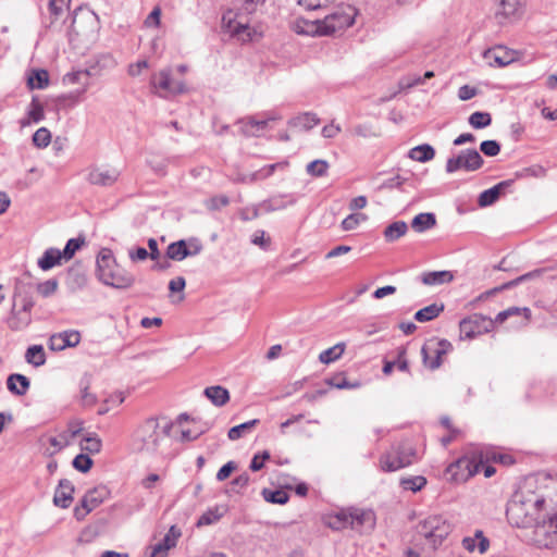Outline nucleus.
Listing matches in <instances>:
<instances>
[{
    "mask_svg": "<svg viewBox=\"0 0 557 557\" xmlns=\"http://www.w3.org/2000/svg\"><path fill=\"white\" fill-rule=\"evenodd\" d=\"M81 342V334L77 331H64L54 334L49 339V348L53 351H61L67 347H75Z\"/></svg>",
    "mask_w": 557,
    "mask_h": 557,
    "instance_id": "f3484780",
    "label": "nucleus"
},
{
    "mask_svg": "<svg viewBox=\"0 0 557 557\" xmlns=\"http://www.w3.org/2000/svg\"><path fill=\"white\" fill-rule=\"evenodd\" d=\"M205 395L218 407L224 406L230 400L228 391L220 385L207 387Z\"/></svg>",
    "mask_w": 557,
    "mask_h": 557,
    "instance_id": "c756f323",
    "label": "nucleus"
},
{
    "mask_svg": "<svg viewBox=\"0 0 557 557\" xmlns=\"http://www.w3.org/2000/svg\"><path fill=\"white\" fill-rule=\"evenodd\" d=\"M522 0H502L498 15L505 18H516L520 16Z\"/></svg>",
    "mask_w": 557,
    "mask_h": 557,
    "instance_id": "72a5a7b5",
    "label": "nucleus"
},
{
    "mask_svg": "<svg viewBox=\"0 0 557 557\" xmlns=\"http://www.w3.org/2000/svg\"><path fill=\"white\" fill-rule=\"evenodd\" d=\"M281 116L276 113H265L263 117L247 116L238 121L240 132L247 137L260 136L264 132L270 122L280 120Z\"/></svg>",
    "mask_w": 557,
    "mask_h": 557,
    "instance_id": "ddd939ff",
    "label": "nucleus"
},
{
    "mask_svg": "<svg viewBox=\"0 0 557 557\" xmlns=\"http://www.w3.org/2000/svg\"><path fill=\"white\" fill-rule=\"evenodd\" d=\"M483 165V158L476 149H465L447 159L445 170L451 174L459 170L474 172Z\"/></svg>",
    "mask_w": 557,
    "mask_h": 557,
    "instance_id": "9b49d317",
    "label": "nucleus"
},
{
    "mask_svg": "<svg viewBox=\"0 0 557 557\" xmlns=\"http://www.w3.org/2000/svg\"><path fill=\"white\" fill-rule=\"evenodd\" d=\"M180 535H181L180 531H176L175 527H171L170 531L156 545L161 546V548H163L165 550H169L170 548H172L176 545V540Z\"/></svg>",
    "mask_w": 557,
    "mask_h": 557,
    "instance_id": "6e6d98bb",
    "label": "nucleus"
},
{
    "mask_svg": "<svg viewBox=\"0 0 557 557\" xmlns=\"http://www.w3.org/2000/svg\"><path fill=\"white\" fill-rule=\"evenodd\" d=\"M531 528H533L532 541L537 547L550 548L557 544V512L554 508Z\"/></svg>",
    "mask_w": 557,
    "mask_h": 557,
    "instance_id": "0eeeda50",
    "label": "nucleus"
},
{
    "mask_svg": "<svg viewBox=\"0 0 557 557\" xmlns=\"http://www.w3.org/2000/svg\"><path fill=\"white\" fill-rule=\"evenodd\" d=\"M27 116L28 121L23 122V125L29 124L32 122L38 123L44 120V107L37 98H33L32 102L29 103L27 109Z\"/></svg>",
    "mask_w": 557,
    "mask_h": 557,
    "instance_id": "c03bdc74",
    "label": "nucleus"
},
{
    "mask_svg": "<svg viewBox=\"0 0 557 557\" xmlns=\"http://www.w3.org/2000/svg\"><path fill=\"white\" fill-rule=\"evenodd\" d=\"M319 122L320 120L314 113L305 112L293 117L288 123L294 127L308 131L318 125Z\"/></svg>",
    "mask_w": 557,
    "mask_h": 557,
    "instance_id": "2f4dec72",
    "label": "nucleus"
},
{
    "mask_svg": "<svg viewBox=\"0 0 557 557\" xmlns=\"http://www.w3.org/2000/svg\"><path fill=\"white\" fill-rule=\"evenodd\" d=\"M444 310V305L443 304H432V305H429L420 310H418L414 314V319L418 321V322H428V321H431L433 319H435L436 317L440 315L441 312H443Z\"/></svg>",
    "mask_w": 557,
    "mask_h": 557,
    "instance_id": "ea45409f",
    "label": "nucleus"
},
{
    "mask_svg": "<svg viewBox=\"0 0 557 557\" xmlns=\"http://www.w3.org/2000/svg\"><path fill=\"white\" fill-rule=\"evenodd\" d=\"M414 449L408 443L393 445L380 457V468L384 472H395L413 462Z\"/></svg>",
    "mask_w": 557,
    "mask_h": 557,
    "instance_id": "423d86ee",
    "label": "nucleus"
},
{
    "mask_svg": "<svg viewBox=\"0 0 557 557\" xmlns=\"http://www.w3.org/2000/svg\"><path fill=\"white\" fill-rule=\"evenodd\" d=\"M352 134L359 137H372L376 136V133L373 131V128L368 124H359L354 127Z\"/></svg>",
    "mask_w": 557,
    "mask_h": 557,
    "instance_id": "69168bd1",
    "label": "nucleus"
},
{
    "mask_svg": "<svg viewBox=\"0 0 557 557\" xmlns=\"http://www.w3.org/2000/svg\"><path fill=\"white\" fill-rule=\"evenodd\" d=\"M151 87L154 92L162 98H169L186 91L183 81H175L172 77L171 69H163L151 76Z\"/></svg>",
    "mask_w": 557,
    "mask_h": 557,
    "instance_id": "9d476101",
    "label": "nucleus"
},
{
    "mask_svg": "<svg viewBox=\"0 0 557 557\" xmlns=\"http://www.w3.org/2000/svg\"><path fill=\"white\" fill-rule=\"evenodd\" d=\"M189 257L187 251V240L181 239L170 244L166 248V258L174 261H182Z\"/></svg>",
    "mask_w": 557,
    "mask_h": 557,
    "instance_id": "473e14b6",
    "label": "nucleus"
},
{
    "mask_svg": "<svg viewBox=\"0 0 557 557\" xmlns=\"http://www.w3.org/2000/svg\"><path fill=\"white\" fill-rule=\"evenodd\" d=\"M84 244V239L82 238H71L67 240L64 249L62 250V255L64 260H70L73 258L75 252L82 247Z\"/></svg>",
    "mask_w": 557,
    "mask_h": 557,
    "instance_id": "5fc2aeb1",
    "label": "nucleus"
},
{
    "mask_svg": "<svg viewBox=\"0 0 557 557\" xmlns=\"http://www.w3.org/2000/svg\"><path fill=\"white\" fill-rule=\"evenodd\" d=\"M30 382L29 380L18 373L10 374L7 379V387L8 389L16 395V396H23L27 393L29 389Z\"/></svg>",
    "mask_w": 557,
    "mask_h": 557,
    "instance_id": "393cba45",
    "label": "nucleus"
},
{
    "mask_svg": "<svg viewBox=\"0 0 557 557\" xmlns=\"http://www.w3.org/2000/svg\"><path fill=\"white\" fill-rule=\"evenodd\" d=\"M481 466L482 453L473 451L471 455H466L451 462L447 467L446 473L450 476V480L462 482L479 473Z\"/></svg>",
    "mask_w": 557,
    "mask_h": 557,
    "instance_id": "6e6552de",
    "label": "nucleus"
},
{
    "mask_svg": "<svg viewBox=\"0 0 557 557\" xmlns=\"http://www.w3.org/2000/svg\"><path fill=\"white\" fill-rule=\"evenodd\" d=\"M435 156V150L428 144L419 145L409 150L408 157L418 162H428Z\"/></svg>",
    "mask_w": 557,
    "mask_h": 557,
    "instance_id": "f704fd0d",
    "label": "nucleus"
},
{
    "mask_svg": "<svg viewBox=\"0 0 557 557\" xmlns=\"http://www.w3.org/2000/svg\"><path fill=\"white\" fill-rule=\"evenodd\" d=\"M64 259L62 251L57 248L47 249L42 257L38 260V267L44 270H50L53 267L61 263V260Z\"/></svg>",
    "mask_w": 557,
    "mask_h": 557,
    "instance_id": "bb28decb",
    "label": "nucleus"
},
{
    "mask_svg": "<svg viewBox=\"0 0 557 557\" xmlns=\"http://www.w3.org/2000/svg\"><path fill=\"white\" fill-rule=\"evenodd\" d=\"M480 150L487 157H495L500 151V145L496 140H484L480 145Z\"/></svg>",
    "mask_w": 557,
    "mask_h": 557,
    "instance_id": "e2e57ef3",
    "label": "nucleus"
},
{
    "mask_svg": "<svg viewBox=\"0 0 557 557\" xmlns=\"http://www.w3.org/2000/svg\"><path fill=\"white\" fill-rule=\"evenodd\" d=\"M436 224V219L433 213H419L411 222L412 228L418 233H423L432 228Z\"/></svg>",
    "mask_w": 557,
    "mask_h": 557,
    "instance_id": "c9c22d12",
    "label": "nucleus"
},
{
    "mask_svg": "<svg viewBox=\"0 0 557 557\" xmlns=\"http://www.w3.org/2000/svg\"><path fill=\"white\" fill-rule=\"evenodd\" d=\"M356 11L350 5L335 8L330 14L322 18V34L332 36L351 26L355 21Z\"/></svg>",
    "mask_w": 557,
    "mask_h": 557,
    "instance_id": "1a4fd4ad",
    "label": "nucleus"
},
{
    "mask_svg": "<svg viewBox=\"0 0 557 557\" xmlns=\"http://www.w3.org/2000/svg\"><path fill=\"white\" fill-rule=\"evenodd\" d=\"M295 30L298 34H304V35H308V36H325V34H322V32H323L322 20H315V21L299 20L296 22Z\"/></svg>",
    "mask_w": 557,
    "mask_h": 557,
    "instance_id": "a878e982",
    "label": "nucleus"
},
{
    "mask_svg": "<svg viewBox=\"0 0 557 557\" xmlns=\"http://www.w3.org/2000/svg\"><path fill=\"white\" fill-rule=\"evenodd\" d=\"M117 62L111 53L97 54L86 71V75H101L103 72L113 70Z\"/></svg>",
    "mask_w": 557,
    "mask_h": 557,
    "instance_id": "aec40b11",
    "label": "nucleus"
},
{
    "mask_svg": "<svg viewBox=\"0 0 557 557\" xmlns=\"http://www.w3.org/2000/svg\"><path fill=\"white\" fill-rule=\"evenodd\" d=\"M33 289L34 286L29 281H26L24 278L16 280L14 286V300L24 297H33Z\"/></svg>",
    "mask_w": 557,
    "mask_h": 557,
    "instance_id": "de8ad7c7",
    "label": "nucleus"
},
{
    "mask_svg": "<svg viewBox=\"0 0 557 557\" xmlns=\"http://www.w3.org/2000/svg\"><path fill=\"white\" fill-rule=\"evenodd\" d=\"M326 384L338 389H352L360 386L358 382L350 383L342 374H337L327 379Z\"/></svg>",
    "mask_w": 557,
    "mask_h": 557,
    "instance_id": "3c124183",
    "label": "nucleus"
},
{
    "mask_svg": "<svg viewBox=\"0 0 557 557\" xmlns=\"http://www.w3.org/2000/svg\"><path fill=\"white\" fill-rule=\"evenodd\" d=\"M329 164L324 160H314L307 165L308 174L312 176H323L327 171Z\"/></svg>",
    "mask_w": 557,
    "mask_h": 557,
    "instance_id": "13d9d810",
    "label": "nucleus"
},
{
    "mask_svg": "<svg viewBox=\"0 0 557 557\" xmlns=\"http://www.w3.org/2000/svg\"><path fill=\"white\" fill-rule=\"evenodd\" d=\"M251 243L256 246L267 249L270 245V237H265V232L262 230H259L252 234Z\"/></svg>",
    "mask_w": 557,
    "mask_h": 557,
    "instance_id": "0e129e2a",
    "label": "nucleus"
},
{
    "mask_svg": "<svg viewBox=\"0 0 557 557\" xmlns=\"http://www.w3.org/2000/svg\"><path fill=\"white\" fill-rule=\"evenodd\" d=\"M109 490L104 485H99L88 491L82 499V509H75V517L81 520L84 519L87 513L97 508L109 497Z\"/></svg>",
    "mask_w": 557,
    "mask_h": 557,
    "instance_id": "4468645a",
    "label": "nucleus"
},
{
    "mask_svg": "<svg viewBox=\"0 0 557 557\" xmlns=\"http://www.w3.org/2000/svg\"><path fill=\"white\" fill-rule=\"evenodd\" d=\"M30 323V314L23 313L22 311H16L14 308L12 310V317L9 320V327L13 331H18L26 327Z\"/></svg>",
    "mask_w": 557,
    "mask_h": 557,
    "instance_id": "a18cd8bd",
    "label": "nucleus"
},
{
    "mask_svg": "<svg viewBox=\"0 0 557 557\" xmlns=\"http://www.w3.org/2000/svg\"><path fill=\"white\" fill-rule=\"evenodd\" d=\"M451 349L448 341H431L422 347V357L424 364L431 370L437 369L443 362L445 356Z\"/></svg>",
    "mask_w": 557,
    "mask_h": 557,
    "instance_id": "f8f14e48",
    "label": "nucleus"
},
{
    "mask_svg": "<svg viewBox=\"0 0 557 557\" xmlns=\"http://www.w3.org/2000/svg\"><path fill=\"white\" fill-rule=\"evenodd\" d=\"M148 67V62L146 60L137 61L136 63H132L128 65L127 73L128 75L136 77L141 74V72Z\"/></svg>",
    "mask_w": 557,
    "mask_h": 557,
    "instance_id": "774afa93",
    "label": "nucleus"
},
{
    "mask_svg": "<svg viewBox=\"0 0 557 557\" xmlns=\"http://www.w3.org/2000/svg\"><path fill=\"white\" fill-rule=\"evenodd\" d=\"M120 171L109 166H91L88 169L86 180L97 186H112L119 178Z\"/></svg>",
    "mask_w": 557,
    "mask_h": 557,
    "instance_id": "dca6fc26",
    "label": "nucleus"
},
{
    "mask_svg": "<svg viewBox=\"0 0 557 557\" xmlns=\"http://www.w3.org/2000/svg\"><path fill=\"white\" fill-rule=\"evenodd\" d=\"M557 505V498L540 491L520 490L509 500L506 509L508 522L517 528H531L553 506Z\"/></svg>",
    "mask_w": 557,
    "mask_h": 557,
    "instance_id": "f257e3e1",
    "label": "nucleus"
},
{
    "mask_svg": "<svg viewBox=\"0 0 557 557\" xmlns=\"http://www.w3.org/2000/svg\"><path fill=\"white\" fill-rule=\"evenodd\" d=\"M92 466V460L88 455L79 454L73 460V467L83 473H86L90 470Z\"/></svg>",
    "mask_w": 557,
    "mask_h": 557,
    "instance_id": "bf43d9fd",
    "label": "nucleus"
},
{
    "mask_svg": "<svg viewBox=\"0 0 557 557\" xmlns=\"http://www.w3.org/2000/svg\"><path fill=\"white\" fill-rule=\"evenodd\" d=\"M469 124L474 128H484L491 125L492 117L487 112L476 111L469 116Z\"/></svg>",
    "mask_w": 557,
    "mask_h": 557,
    "instance_id": "09e8293b",
    "label": "nucleus"
},
{
    "mask_svg": "<svg viewBox=\"0 0 557 557\" xmlns=\"http://www.w3.org/2000/svg\"><path fill=\"white\" fill-rule=\"evenodd\" d=\"M454 275L449 271H433L426 272L421 275V281L424 285H442L451 282Z\"/></svg>",
    "mask_w": 557,
    "mask_h": 557,
    "instance_id": "c85d7f7f",
    "label": "nucleus"
},
{
    "mask_svg": "<svg viewBox=\"0 0 557 557\" xmlns=\"http://www.w3.org/2000/svg\"><path fill=\"white\" fill-rule=\"evenodd\" d=\"M101 440L97 435H88L83 438L81 443L82 450L88 451L90 454H98L101 450Z\"/></svg>",
    "mask_w": 557,
    "mask_h": 557,
    "instance_id": "8fccbe9b",
    "label": "nucleus"
},
{
    "mask_svg": "<svg viewBox=\"0 0 557 557\" xmlns=\"http://www.w3.org/2000/svg\"><path fill=\"white\" fill-rule=\"evenodd\" d=\"M172 422L166 418L150 417L143 421L133 434V448L138 453L154 455L169 436Z\"/></svg>",
    "mask_w": 557,
    "mask_h": 557,
    "instance_id": "7ed1b4c3",
    "label": "nucleus"
},
{
    "mask_svg": "<svg viewBox=\"0 0 557 557\" xmlns=\"http://www.w3.org/2000/svg\"><path fill=\"white\" fill-rule=\"evenodd\" d=\"M48 83L49 75L45 70L33 71L27 78V84L32 89H42Z\"/></svg>",
    "mask_w": 557,
    "mask_h": 557,
    "instance_id": "37998d69",
    "label": "nucleus"
},
{
    "mask_svg": "<svg viewBox=\"0 0 557 557\" xmlns=\"http://www.w3.org/2000/svg\"><path fill=\"white\" fill-rule=\"evenodd\" d=\"M345 351V345L343 343H338L333 347H330L319 355L320 362L324 364H330L331 362L336 361L342 357Z\"/></svg>",
    "mask_w": 557,
    "mask_h": 557,
    "instance_id": "a19ab883",
    "label": "nucleus"
},
{
    "mask_svg": "<svg viewBox=\"0 0 557 557\" xmlns=\"http://www.w3.org/2000/svg\"><path fill=\"white\" fill-rule=\"evenodd\" d=\"M97 276L106 285L128 288L134 282L133 274L121 268L110 249L103 248L97 256Z\"/></svg>",
    "mask_w": 557,
    "mask_h": 557,
    "instance_id": "20e7f679",
    "label": "nucleus"
},
{
    "mask_svg": "<svg viewBox=\"0 0 557 557\" xmlns=\"http://www.w3.org/2000/svg\"><path fill=\"white\" fill-rule=\"evenodd\" d=\"M461 544L469 553L478 550L480 554H484L490 548V540L483 534L482 530H476L473 536L463 537Z\"/></svg>",
    "mask_w": 557,
    "mask_h": 557,
    "instance_id": "412c9836",
    "label": "nucleus"
},
{
    "mask_svg": "<svg viewBox=\"0 0 557 557\" xmlns=\"http://www.w3.org/2000/svg\"><path fill=\"white\" fill-rule=\"evenodd\" d=\"M426 485V479L422 475L403 478L400 486L406 491L419 492Z\"/></svg>",
    "mask_w": 557,
    "mask_h": 557,
    "instance_id": "49530a36",
    "label": "nucleus"
},
{
    "mask_svg": "<svg viewBox=\"0 0 557 557\" xmlns=\"http://www.w3.org/2000/svg\"><path fill=\"white\" fill-rule=\"evenodd\" d=\"M407 231L408 225L405 221H395L385 227L383 235L387 243H393L403 237Z\"/></svg>",
    "mask_w": 557,
    "mask_h": 557,
    "instance_id": "7c9ffc66",
    "label": "nucleus"
},
{
    "mask_svg": "<svg viewBox=\"0 0 557 557\" xmlns=\"http://www.w3.org/2000/svg\"><path fill=\"white\" fill-rule=\"evenodd\" d=\"M83 430V422L75 420L71 421L67 425V429L63 432H61L57 436H50L48 438V442L50 446L52 447L51 450H49L50 455H54L59 451H61L64 447L71 445L74 441V438L82 432Z\"/></svg>",
    "mask_w": 557,
    "mask_h": 557,
    "instance_id": "2eb2a0df",
    "label": "nucleus"
},
{
    "mask_svg": "<svg viewBox=\"0 0 557 557\" xmlns=\"http://www.w3.org/2000/svg\"><path fill=\"white\" fill-rule=\"evenodd\" d=\"M220 518L221 513L218 512V509H209L200 516V518L197 521V527L213 524L218 522Z\"/></svg>",
    "mask_w": 557,
    "mask_h": 557,
    "instance_id": "680f3d73",
    "label": "nucleus"
},
{
    "mask_svg": "<svg viewBox=\"0 0 557 557\" xmlns=\"http://www.w3.org/2000/svg\"><path fill=\"white\" fill-rule=\"evenodd\" d=\"M483 58L488 65L498 67L506 66L515 60L513 54L500 46L484 51Z\"/></svg>",
    "mask_w": 557,
    "mask_h": 557,
    "instance_id": "6ab92c4d",
    "label": "nucleus"
},
{
    "mask_svg": "<svg viewBox=\"0 0 557 557\" xmlns=\"http://www.w3.org/2000/svg\"><path fill=\"white\" fill-rule=\"evenodd\" d=\"M453 530L451 523L442 515H430L417 525V532L425 540V544L436 549L443 544Z\"/></svg>",
    "mask_w": 557,
    "mask_h": 557,
    "instance_id": "39448f33",
    "label": "nucleus"
},
{
    "mask_svg": "<svg viewBox=\"0 0 557 557\" xmlns=\"http://www.w3.org/2000/svg\"><path fill=\"white\" fill-rule=\"evenodd\" d=\"M349 527L354 530H361L363 528L371 530L374 527V513L371 510L350 509L348 510Z\"/></svg>",
    "mask_w": 557,
    "mask_h": 557,
    "instance_id": "a211bd4d",
    "label": "nucleus"
},
{
    "mask_svg": "<svg viewBox=\"0 0 557 557\" xmlns=\"http://www.w3.org/2000/svg\"><path fill=\"white\" fill-rule=\"evenodd\" d=\"M368 216L363 213H351L347 215L342 221L343 231H352L358 227V225L364 221H367Z\"/></svg>",
    "mask_w": 557,
    "mask_h": 557,
    "instance_id": "603ef678",
    "label": "nucleus"
},
{
    "mask_svg": "<svg viewBox=\"0 0 557 557\" xmlns=\"http://www.w3.org/2000/svg\"><path fill=\"white\" fill-rule=\"evenodd\" d=\"M51 141V133L46 127L38 128L33 135V144L37 148H46Z\"/></svg>",
    "mask_w": 557,
    "mask_h": 557,
    "instance_id": "864d4df0",
    "label": "nucleus"
},
{
    "mask_svg": "<svg viewBox=\"0 0 557 557\" xmlns=\"http://www.w3.org/2000/svg\"><path fill=\"white\" fill-rule=\"evenodd\" d=\"M72 0H49L50 26L69 14Z\"/></svg>",
    "mask_w": 557,
    "mask_h": 557,
    "instance_id": "5701e85b",
    "label": "nucleus"
},
{
    "mask_svg": "<svg viewBox=\"0 0 557 557\" xmlns=\"http://www.w3.org/2000/svg\"><path fill=\"white\" fill-rule=\"evenodd\" d=\"M58 286H59L58 281L54 278H51V280L45 281L42 283H39L37 285V292L42 297H49L57 292Z\"/></svg>",
    "mask_w": 557,
    "mask_h": 557,
    "instance_id": "052dcab7",
    "label": "nucleus"
},
{
    "mask_svg": "<svg viewBox=\"0 0 557 557\" xmlns=\"http://www.w3.org/2000/svg\"><path fill=\"white\" fill-rule=\"evenodd\" d=\"M480 320H482L480 315L462 319L459 323L460 333L467 338H473L475 335L480 334Z\"/></svg>",
    "mask_w": 557,
    "mask_h": 557,
    "instance_id": "e433bc0d",
    "label": "nucleus"
},
{
    "mask_svg": "<svg viewBox=\"0 0 557 557\" xmlns=\"http://www.w3.org/2000/svg\"><path fill=\"white\" fill-rule=\"evenodd\" d=\"M270 458V454L268 451H263L262 455H255L251 459L249 468L252 471H259L263 468L264 461Z\"/></svg>",
    "mask_w": 557,
    "mask_h": 557,
    "instance_id": "338daca9",
    "label": "nucleus"
},
{
    "mask_svg": "<svg viewBox=\"0 0 557 557\" xmlns=\"http://www.w3.org/2000/svg\"><path fill=\"white\" fill-rule=\"evenodd\" d=\"M264 0H236L234 8L227 10L222 16V27L242 44L257 40L261 32L251 23V15L256 13Z\"/></svg>",
    "mask_w": 557,
    "mask_h": 557,
    "instance_id": "f03ea898",
    "label": "nucleus"
},
{
    "mask_svg": "<svg viewBox=\"0 0 557 557\" xmlns=\"http://www.w3.org/2000/svg\"><path fill=\"white\" fill-rule=\"evenodd\" d=\"M259 423L258 419H253L242 424L235 425L228 430L227 436L231 441H236L247 433L251 432V430Z\"/></svg>",
    "mask_w": 557,
    "mask_h": 557,
    "instance_id": "79ce46f5",
    "label": "nucleus"
},
{
    "mask_svg": "<svg viewBox=\"0 0 557 557\" xmlns=\"http://www.w3.org/2000/svg\"><path fill=\"white\" fill-rule=\"evenodd\" d=\"M25 360L27 363L38 368L45 364L46 354L41 345L29 346L25 352Z\"/></svg>",
    "mask_w": 557,
    "mask_h": 557,
    "instance_id": "4c0bfd02",
    "label": "nucleus"
},
{
    "mask_svg": "<svg viewBox=\"0 0 557 557\" xmlns=\"http://www.w3.org/2000/svg\"><path fill=\"white\" fill-rule=\"evenodd\" d=\"M510 181H503L497 185L482 191L479 196L478 202L480 207H488L496 202L503 190L510 185Z\"/></svg>",
    "mask_w": 557,
    "mask_h": 557,
    "instance_id": "b1692460",
    "label": "nucleus"
},
{
    "mask_svg": "<svg viewBox=\"0 0 557 557\" xmlns=\"http://www.w3.org/2000/svg\"><path fill=\"white\" fill-rule=\"evenodd\" d=\"M73 493H74V486L73 484L66 480L63 479L59 482V485L54 492L53 496V503L55 506L61 508H67L70 507L72 500H73Z\"/></svg>",
    "mask_w": 557,
    "mask_h": 557,
    "instance_id": "4be33fe9",
    "label": "nucleus"
},
{
    "mask_svg": "<svg viewBox=\"0 0 557 557\" xmlns=\"http://www.w3.org/2000/svg\"><path fill=\"white\" fill-rule=\"evenodd\" d=\"M296 202V199L292 195H278L270 198L264 202L268 211L283 210L287 206H292Z\"/></svg>",
    "mask_w": 557,
    "mask_h": 557,
    "instance_id": "58836bf2",
    "label": "nucleus"
},
{
    "mask_svg": "<svg viewBox=\"0 0 557 557\" xmlns=\"http://www.w3.org/2000/svg\"><path fill=\"white\" fill-rule=\"evenodd\" d=\"M324 523L333 530H343L349 527L348 510H339L337 512L324 517Z\"/></svg>",
    "mask_w": 557,
    "mask_h": 557,
    "instance_id": "cd10ccee",
    "label": "nucleus"
},
{
    "mask_svg": "<svg viewBox=\"0 0 557 557\" xmlns=\"http://www.w3.org/2000/svg\"><path fill=\"white\" fill-rule=\"evenodd\" d=\"M263 496L267 502L273 503V504H280L283 505L288 500V495L285 491H263Z\"/></svg>",
    "mask_w": 557,
    "mask_h": 557,
    "instance_id": "4d7b16f0",
    "label": "nucleus"
}]
</instances>
